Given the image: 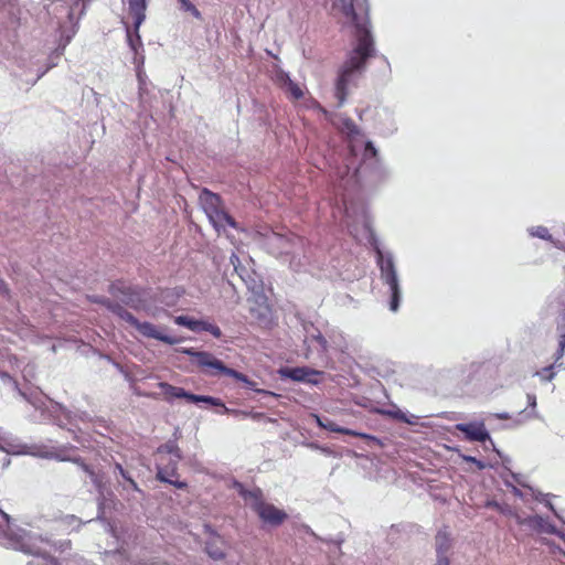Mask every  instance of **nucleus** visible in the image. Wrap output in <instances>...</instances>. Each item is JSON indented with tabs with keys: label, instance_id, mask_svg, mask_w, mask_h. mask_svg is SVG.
Wrapping results in <instances>:
<instances>
[{
	"label": "nucleus",
	"instance_id": "obj_1",
	"mask_svg": "<svg viewBox=\"0 0 565 565\" xmlns=\"http://www.w3.org/2000/svg\"><path fill=\"white\" fill-rule=\"evenodd\" d=\"M332 13L344 25L355 30L356 45L349 53L348 58L339 70L334 85V96L338 107H341L350 88L356 86L359 78L365 71L366 61L373 56V40L369 31V19L364 12H358L353 0H331Z\"/></svg>",
	"mask_w": 565,
	"mask_h": 565
},
{
	"label": "nucleus",
	"instance_id": "obj_2",
	"mask_svg": "<svg viewBox=\"0 0 565 565\" xmlns=\"http://www.w3.org/2000/svg\"><path fill=\"white\" fill-rule=\"evenodd\" d=\"M0 536L8 537L10 546L34 556L28 565H58L51 557L52 544L41 537H35L25 532L18 537L10 533L9 515L0 510Z\"/></svg>",
	"mask_w": 565,
	"mask_h": 565
},
{
	"label": "nucleus",
	"instance_id": "obj_3",
	"mask_svg": "<svg viewBox=\"0 0 565 565\" xmlns=\"http://www.w3.org/2000/svg\"><path fill=\"white\" fill-rule=\"evenodd\" d=\"M184 353L192 356L198 366H200L209 375L224 374L245 383L250 388L255 387V382L248 380L247 376L243 373L225 366L221 360L216 359L210 352L195 351L194 349L190 348L185 349Z\"/></svg>",
	"mask_w": 565,
	"mask_h": 565
},
{
	"label": "nucleus",
	"instance_id": "obj_4",
	"mask_svg": "<svg viewBox=\"0 0 565 565\" xmlns=\"http://www.w3.org/2000/svg\"><path fill=\"white\" fill-rule=\"evenodd\" d=\"M180 459L181 452L175 443L169 441L160 446L157 450L158 479L164 482H169L177 488H184V482L173 481L170 479V477L175 475Z\"/></svg>",
	"mask_w": 565,
	"mask_h": 565
},
{
	"label": "nucleus",
	"instance_id": "obj_5",
	"mask_svg": "<svg viewBox=\"0 0 565 565\" xmlns=\"http://www.w3.org/2000/svg\"><path fill=\"white\" fill-rule=\"evenodd\" d=\"M199 202L216 231L224 228L225 225L236 226L235 221L225 212L221 198L217 194L203 189L200 193Z\"/></svg>",
	"mask_w": 565,
	"mask_h": 565
},
{
	"label": "nucleus",
	"instance_id": "obj_6",
	"mask_svg": "<svg viewBox=\"0 0 565 565\" xmlns=\"http://www.w3.org/2000/svg\"><path fill=\"white\" fill-rule=\"evenodd\" d=\"M236 486L245 501L250 504L265 523L279 525L287 519L286 512L270 503L262 501L259 490L246 491L242 484L237 483Z\"/></svg>",
	"mask_w": 565,
	"mask_h": 565
},
{
	"label": "nucleus",
	"instance_id": "obj_7",
	"mask_svg": "<svg viewBox=\"0 0 565 565\" xmlns=\"http://www.w3.org/2000/svg\"><path fill=\"white\" fill-rule=\"evenodd\" d=\"M377 264L381 270V279L388 287L391 294L390 309L396 312L401 301V288L395 265L391 255H384L377 250Z\"/></svg>",
	"mask_w": 565,
	"mask_h": 565
},
{
	"label": "nucleus",
	"instance_id": "obj_8",
	"mask_svg": "<svg viewBox=\"0 0 565 565\" xmlns=\"http://www.w3.org/2000/svg\"><path fill=\"white\" fill-rule=\"evenodd\" d=\"M0 449L9 455H32L43 458H55L58 460H71V457L64 456L63 450L46 448L42 446H26L15 439H2Z\"/></svg>",
	"mask_w": 565,
	"mask_h": 565
},
{
	"label": "nucleus",
	"instance_id": "obj_9",
	"mask_svg": "<svg viewBox=\"0 0 565 565\" xmlns=\"http://www.w3.org/2000/svg\"><path fill=\"white\" fill-rule=\"evenodd\" d=\"M266 245L271 253L290 254L294 253V246L301 243V239L295 235L290 237L277 232H269L265 235Z\"/></svg>",
	"mask_w": 565,
	"mask_h": 565
},
{
	"label": "nucleus",
	"instance_id": "obj_10",
	"mask_svg": "<svg viewBox=\"0 0 565 565\" xmlns=\"http://www.w3.org/2000/svg\"><path fill=\"white\" fill-rule=\"evenodd\" d=\"M160 387H161L163 394L167 396L175 397V398H186L191 403L204 402V403L211 404L213 406H223L224 411L226 413L230 412V409L226 408L218 398H214L211 396H203V395H194V394L188 393L186 391H184L181 387H177V386L170 385L168 383H160Z\"/></svg>",
	"mask_w": 565,
	"mask_h": 565
},
{
	"label": "nucleus",
	"instance_id": "obj_11",
	"mask_svg": "<svg viewBox=\"0 0 565 565\" xmlns=\"http://www.w3.org/2000/svg\"><path fill=\"white\" fill-rule=\"evenodd\" d=\"M279 374L282 379H290L295 382H302L308 384H318L322 372L307 367H284L279 370Z\"/></svg>",
	"mask_w": 565,
	"mask_h": 565
},
{
	"label": "nucleus",
	"instance_id": "obj_12",
	"mask_svg": "<svg viewBox=\"0 0 565 565\" xmlns=\"http://www.w3.org/2000/svg\"><path fill=\"white\" fill-rule=\"evenodd\" d=\"M456 429L460 430L465 434L466 439L470 441H480L484 443L487 440L491 441L490 435L486 429V426L482 422L468 423V424H457L455 426Z\"/></svg>",
	"mask_w": 565,
	"mask_h": 565
},
{
	"label": "nucleus",
	"instance_id": "obj_13",
	"mask_svg": "<svg viewBox=\"0 0 565 565\" xmlns=\"http://www.w3.org/2000/svg\"><path fill=\"white\" fill-rule=\"evenodd\" d=\"M174 321L177 324L186 327L191 331H206L210 332L215 338H220L222 335L221 329L216 324L206 321L194 320L186 316H179L174 319Z\"/></svg>",
	"mask_w": 565,
	"mask_h": 565
},
{
	"label": "nucleus",
	"instance_id": "obj_14",
	"mask_svg": "<svg viewBox=\"0 0 565 565\" xmlns=\"http://www.w3.org/2000/svg\"><path fill=\"white\" fill-rule=\"evenodd\" d=\"M312 418L316 420L318 426L323 429L334 431V433H341V434H345V435H350V436H355V437H360V438H364V439H374V437H372L367 434L359 433V431H355L352 429L340 427L339 425H337L334 422H332L329 418H322L316 414L312 415Z\"/></svg>",
	"mask_w": 565,
	"mask_h": 565
},
{
	"label": "nucleus",
	"instance_id": "obj_15",
	"mask_svg": "<svg viewBox=\"0 0 565 565\" xmlns=\"http://www.w3.org/2000/svg\"><path fill=\"white\" fill-rule=\"evenodd\" d=\"M136 329L147 338L157 339L168 344H175L179 342L175 337L161 333L156 326L150 322H138Z\"/></svg>",
	"mask_w": 565,
	"mask_h": 565
},
{
	"label": "nucleus",
	"instance_id": "obj_16",
	"mask_svg": "<svg viewBox=\"0 0 565 565\" xmlns=\"http://www.w3.org/2000/svg\"><path fill=\"white\" fill-rule=\"evenodd\" d=\"M129 13L135 18L136 29L140 28L146 19V0H129Z\"/></svg>",
	"mask_w": 565,
	"mask_h": 565
},
{
	"label": "nucleus",
	"instance_id": "obj_17",
	"mask_svg": "<svg viewBox=\"0 0 565 565\" xmlns=\"http://www.w3.org/2000/svg\"><path fill=\"white\" fill-rule=\"evenodd\" d=\"M107 532L110 535V537L114 540V542H113L114 548L105 550L104 553H105V555L107 557L116 561L117 564L121 565L120 563L122 562L124 556H122V553L120 551L121 547L119 546V540H118V536H117V534L115 532V529L111 525H108Z\"/></svg>",
	"mask_w": 565,
	"mask_h": 565
},
{
	"label": "nucleus",
	"instance_id": "obj_18",
	"mask_svg": "<svg viewBox=\"0 0 565 565\" xmlns=\"http://www.w3.org/2000/svg\"><path fill=\"white\" fill-rule=\"evenodd\" d=\"M43 413H47V416L54 419L58 425H62V417L71 419V413L60 404L51 403V406L43 409Z\"/></svg>",
	"mask_w": 565,
	"mask_h": 565
},
{
	"label": "nucleus",
	"instance_id": "obj_19",
	"mask_svg": "<svg viewBox=\"0 0 565 565\" xmlns=\"http://www.w3.org/2000/svg\"><path fill=\"white\" fill-rule=\"evenodd\" d=\"M450 547V540L447 533L438 532L436 536V550L439 559L440 557H447L445 554Z\"/></svg>",
	"mask_w": 565,
	"mask_h": 565
},
{
	"label": "nucleus",
	"instance_id": "obj_20",
	"mask_svg": "<svg viewBox=\"0 0 565 565\" xmlns=\"http://www.w3.org/2000/svg\"><path fill=\"white\" fill-rule=\"evenodd\" d=\"M134 26H135V34H131V31L129 29H127V40H128V43H129V46L131 47V50L137 53L138 49L142 46V43H141V38L139 35V28L136 29L135 24H134Z\"/></svg>",
	"mask_w": 565,
	"mask_h": 565
},
{
	"label": "nucleus",
	"instance_id": "obj_21",
	"mask_svg": "<svg viewBox=\"0 0 565 565\" xmlns=\"http://www.w3.org/2000/svg\"><path fill=\"white\" fill-rule=\"evenodd\" d=\"M114 312L124 321L128 322L132 327L136 328L137 323L139 322L129 311L124 309L122 307L117 306L114 309Z\"/></svg>",
	"mask_w": 565,
	"mask_h": 565
},
{
	"label": "nucleus",
	"instance_id": "obj_22",
	"mask_svg": "<svg viewBox=\"0 0 565 565\" xmlns=\"http://www.w3.org/2000/svg\"><path fill=\"white\" fill-rule=\"evenodd\" d=\"M286 77V89L287 92L296 99H299L303 96L302 89L291 81L289 76Z\"/></svg>",
	"mask_w": 565,
	"mask_h": 565
},
{
	"label": "nucleus",
	"instance_id": "obj_23",
	"mask_svg": "<svg viewBox=\"0 0 565 565\" xmlns=\"http://www.w3.org/2000/svg\"><path fill=\"white\" fill-rule=\"evenodd\" d=\"M529 234L533 237H539L542 239L551 241L552 236L548 233V230L544 226H533L529 228Z\"/></svg>",
	"mask_w": 565,
	"mask_h": 565
},
{
	"label": "nucleus",
	"instance_id": "obj_24",
	"mask_svg": "<svg viewBox=\"0 0 565 565\" xmlns=\"http://www.w3.org/2000/svg\"><path fill=\"white\" fill-rule=\"evenodd\" d=\"M180 4H181V10L190 12L196 19L202 18L201 12L196 9V7L190 0H185V1L181 2Z\"/></svg>",
	"mask_w": 565,
	"mask_h": 565
},
{
	"label": "nucleus",
	"instance_id": "obj_25",
	"mask_svg": "<svg viewBox=\"0 0 565 565\" xmlns=\"http://www.w3.org/2000/svg\"><path fill=\"white\" fill-rule=\"evenodd\" d=\"M310 341H315L318 343V345L320 347V349L322 351H326L327 348H328V341L326 340V338L321 334L320 331H317L316 333H311L309 335Z\"/></svg>",
	"mask_w": 565,
	"mask_h": 565
},
{
	"label": "nucleus",
	"instance_id": "obj_26",
	"mask_svg": "<svg viewBox=\"0 0 565 565\" xmlns=\"http://www.w3.org/2000/svg\"><path fill=\"white\" fill-rule=\"evenodd\" d=\"M206 552L214 559H221L224 556V551L217 546H214L212 543L206 545Z\"/></svg>",
	"mask_w": 565,
	"mask_h": 565
},
{
	"label": "nucleus",
	"instance_id": "obj_27",
	"mask_svg": "<svg viewBox=\"0 0 565 565\" xmlns=\"http://www.w3.org/2000/svg\"><path fill=\"white\" fill-rule=\"evenodd\" d=\"M554 365L555 363L544 367L542 371L536 372V375L541 376L542 380L552 381L555 377V372L553 371Z\"/></svg>",
	"mask_w": 565,
	"mask_h": 565
},
{
	"label": "nucleus",
	"instance_id": "obj_28",
	"mask_svg": "<svg viewBox=\"0 0 565 565\" xmlns=\"http://www.w3.org/2000/svg\"><path fill=\"white\" fill-rule=\"evenodd\" d=\"M345 217L348 218V227L350 228V233L354 237H359L358 230H356V227L353 224L354 223L353 215H352L351 211L348 207L345 209Z\"/></svg>",
	"mask_w": 565,
	"mask_h": 565
},
{
	"label": "nucleus",
	"instance_id": "obj_29",
	"mask_svg": "<svg viewBox=\"0 0 565 565\" xmlns=\"http://www.w3.org/2000/svg\"><path fill=\"white\" fill-rule=\"evenodd\" d=\"M359 172H360V169L354 168L352 171V174L349 175L351 173V168L349 166H347L345 167V175L342 172H339V174H340L341 180H344V178L348 177V183H349L351 180H353V179L355 180L358 178Z\"/></svg>",
	"mask_w": 565,
	"mask_h": 565
},
{
	"label": "nucleus",
	"instance_id": "obj_30",
	"mask_svg": "<svg viewBox=\"0 0 565 565\" xmlns=\"http://www.w3.org/2000/svg\"><path fill=\"white\" fill-rule=\"evenodd\" d=\"M393 416L404 423H407V424H414L415 423V419H417L416 416L412 415L411 417H407L405 413H403L402 411H397L393 414Z\"/></svg>",
	"mask_w": 565,
	"mask_h": 565
},
{
	"label": "nucleus",
	"instance_id": "obj_31",
	"mask_svg": "<svg viewBox=\"0 0 565 565\" xmlns=\"http://www.w3.org/2000/svg\"><path fill=\"white\" fill-rule=\"evenodd\" d=\"M564 354H565V340H559L558 349L554 354L555 364L558 363V361L564 356Z\"/></svg>",
	"mask_w": 565,
	"mask_h": 565
},
{
	"label": "nucleus",
	"instance_id": "obj_32",
	"mask_svg": "<svg viewBox=\"0 0 565 565\" xmlns=\"http://www.w3.org/2000/svg\"><path fill=\"white\" fill-rule=\"evenodd\" d=\"M115 469L122 476V478H125L131 484L134 489H138L137 483L126 473L120 463H116Z\"/></svg>",
	"mask_w": 565,
	"mask_h": 565
},
{
	"label": "nucleus",
	"instance_id": "obj_33",
	"mask_svg": "<svg viewBox=\"0 0 565 565\" xmlns=\"http://www.w3.org/2000/svg\"><path fill=\"white\" fill-rule=\"evenodd\" d=\"M231 264L233 265L235 271L241 276L243 277L242 273H241V269H239V265H241V262H239V258L236 254H232L231 258Z\"/></svg>",
	"mask_w": 565,
	"mask_h": 565
},
{
	"label": "nucleus",
	"instance_id": "obj_34",
	"mask_svg": "<svg viewBox=\"0 0 565 565\" xmlns=\"http://www.w3.org/2000/svg\"><path fill=\"white\" fill-rule=\"evenodd\" d=\"M542 519L539 518V516H531L529 519H525V520H521V519H518V522L520 524H524V523H527L530 525H533V524H537Z\"/></svg>",
	"mask_w": 565,
	"mask_h": 565
},
{
	"label": "nucleus",
	"instance_id": "obj_35",
	"mask_svg": "<svg viewBox=\"0 0 565 565\" xmlns=\"http://www.w3.org/2000/svg\"><path fill=\"white\" fill-rule=\"evenodd\" d=\"M367 156H372V157L376 156V149L374 148L372 142H367L365 146V157H367Z\"/></svg>",
	"mask_w": 565,
	"mask_h": 565
},
{
	"label": "nucleus",
	"instance_id": "obj_36",
	"mask_svg": "<svg viewBox=\"0 0 565 565\" xmlns=\"http://www.w3.org/2000/svg\"><path fill=\"white\" fill-rule=\"evenodd\" d=\"M361 218H362V222H363V230L366 234H371V228H370V224H369V221L366 218V215L365 213H363L361 215Z\"/></svg>",
	"mask_w": 565,
	"mask_h": 565
},
{
	"label": "nucleus",
	"instance_id": "obj_37",
	"mask_svg": "<svg viewBox=\"0 0 565 565\" xmlns=\"http://www.w3.org/2000/svg\"><path fill=\"white\" fill-rule=\"evenodd\" d=\"M8 294H9L8 287H7L6 282L0 278V297H6V296H8Z\"/></svg>",
	"mask_w": 565,
	"mask_h": 565
},
{
	"label": "nucleus",
	"instance_id": "obj_38",
	"mask_svg": "<svg viewBox=\"0 0 565 565\" xmlns=\"http://www.w3.org/2000/svg\"><path fill=\"white\" fill-rule=\"evenodd\" d=\"M507 486L511 488V491L514 495L522 498L523 493L520 489H518L515 486L511 484L509 481H505Z\"/></svg>",
	"mask_w": 565,
	"mask_h": 565
},
{
	"label": "nucleus",
	"instance_id": "obj_39",
	"mask_svg": "<svg viewBox=\"0 0 565 565\" xmlns=\"http://www.w3.org/2000/svg\"><path fill=\"white\" fill-rule=\"evenodd\" d=\"M345 128L348 129V134H353L356 130L355 125L351 120L344 121Z\"/></svg>",
	"mask_w": 565,
	"mask_h": 565
},
{
	"label": "nucleus",
	"instance_id": "obj_40",
	"mask_svg": "<svg viewBox=\"0 0 565 565\" xmlns=\"http://www.w3.org/2000/svg\"><path fill=\"white\" fill-rule=\"evenodd\" d=\"M527 404L530 407L535 408L536 406V396L533 394H527Z\"/></svg>",
	"mask_w": 565,
	"mask_h": 565
},
{
	"label": "nucleus",
	"instance_id": "obj_41",
	"mask_svg": "<svg viewBox=\"0 0 565 565\" xmlns=\"http://www.w3.org/2000/svg\"><path fill=\"white\" fill-rule=\"evenodd\" d=\"M285 76H289V75H288V74H286V73H282V72H281V73L278 75V81H279V83L281 84V86L286 88V77H285Z\"/></svg>",
	"mask_w": 565,
	"mask_h": 565
},
{
	"label": "nucleus",
	"instance_id": "obj_42",
	"mask_svg": "<svg viewBox=\"0 0 565 565\" xmlns=\"http://www.w3.org/2000/svg\"><path fill=\"white\" fill-rule=\"evenodd\" d=\"M435 565H449V559L448 557H440Z\"/></svg>",
	"mask_w": 565,
	"mask_h": 565
},
{
	"label": "nucleus",
	"instance_id": "obj_43",
	"mask_svg": "<svg viewBox=\"0 0 565 565\" xmlns=\"http://www.w3.org/2000/svg\"><path fill=\"white\" fill-rule=\"evenodd\" d=\"M462 459H463L465 461L472 462V463H473V462H476V460H477L475 457H472V456H466V455H463V456H462Z\"/></svg>",
	"mask_w": 565,
	"mask_h": 565
},
{
	"label": "nucleus",
	"instance_id": "obj_44",
	"mask_svg": "<svg viewBox=\"0 0 565 565\" xmlns=\"http://www.w3.org/2000/svg\"><path fill=\"white\" fill-rule=\"evenodd\" d=\"M473 463H475V465L478 467V469H480V470H482V469H484V468H486L484 462H482V461H480V460H478V459H477V460H476V462H473Z\"/></svg>",
	"mask_w": 565,
	"mask_h": 565
},
{
	"label": "nucleus",
	"instance_id": "obj_45",
	"mask_svg": "<svg viewBox=\"0 0 565 565\" xmlns=\"http://www.w3.org/2000/svg\"><path fill=\"white\" fill-rule=\"evenodd\" d=\"M500 419H508L510 418V415L508 413H500L495 415Z\"/></svg>",
	"mask_w": 565,
	"mask_h": 565
},
{
	"label": "nucleus",
	"instance_id": "obj_46",
	"mask_svg": "<svg viewBox=\"0 0 565 565\" xmlns=\"http://www.w3.org/2000/svg\"><path fill=\"white\" fill-rule=\"evenodd\" d=\"M258 392L266 395H274V393L264 390H259Z\"/></svg>",
	"mask_w": 565,
	"mask_h": 565
},
{
	"label": "nucleus",
	"instance_id": "obj_47",
	"mask_svg": "<svg viewBox=\"0 0 565 565\" xmlns=\"http://www.w3.org/2000/svg\"><path fill=\"white\" fill-rule=\"evenodd\" d=\"M32 404L34 405L35 408H41V406L34 402H32Z\"/></svg>",
	"mask_w": 565,
	"mask_h": 565
},
{
	"label": "nucleus",
	"instance_id": "obj_48",
	"mask_svg": "<svg viewBox=\"0 0 565 565\" xmlns=\"http://www.w3.org/2000/svg\"><path fill=\"white\" fill-rule=\"evenodd\" d=\"M290 267H294L295 269H298V266H294V264H290Z\"/></svg>",
	"mask_w": 565,
	"mask_h": 565
},
{
	"label": "nucleus",
	"instance_id": "obj_49",
	"mask_svg": "<svg viewBox=\"0 0 565 565\" xmlns=\"http://www.w3.org/2000/svg\"><path fill=\"white\" fill-rule=\"evenodd\" d=\"M513 478L516 480V483L522 484L521 481L515 478V476H513Z\"/></svg>",
	"mask_w": 565,
	"mask_h": 565
},
{
	"label": "nucleus",
	"instance_id": "obj_50",
	"mask_svg": "<svg viewBox=\"0 0 565 565\" xmlns=\"http://www.w3.org/2000/svg\"><path fill=\"white\" fill-rule=\"evenodd\" d=\"M547 507H548L550 509H553V505H552L550 502H547Z\"/></svg>",
	"mask_w": 565,
	"mask_h": 565
}]
</instances>
